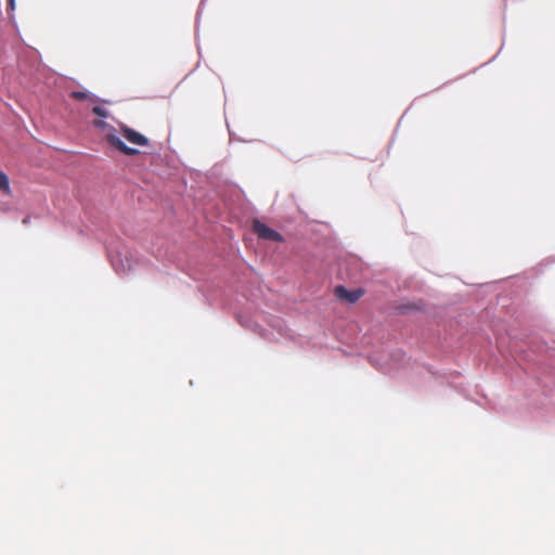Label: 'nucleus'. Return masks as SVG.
<instances>
[{"label": "nucleus", "mask_w": 555, "mask_h": 555, "mask_svg": "<svg viewBox=\"0 0 555 555\" xmlns=\"http://www.w3.org/2000/svg\"><path fill=\"white\" fill-rule=\"evenodd\" d=\"M70 96L77 101H82V100H86L88 98V93L86 92H82V91H73L70 93Z\"/></svg>", "instance_id": "obj_6"}, {"label": "nucleus", "mask_w": 555, "mask_h": 555, "mask_svg": "<svg viewBox=\"0 0 555 555\" xmlns=\"http://www.w3.org/2000/svg\"><path fill=\"white\" fill-rule=\"evenodd\" d=\"M8 7L13 11L15 9V0H8Z\"/></svg>", "instance_id": "obj_8"}, {"label": "nucleus", "mask_w": 555, "mask_h": 555, "mask_svg": "<svg viewBox=\"0 0 555 555\" xmlns=\"http://www.w3.org/2000/svg\"><path fill=\"white\" fill-rule=\"evenodd\" d=\"M106 141L111 146L115 147L125 155L132 156L139 153L138 150L128 146L118 135L114 133L106 134Z\"/></svg>", "instance_id": "obj_4"}, {"label": "nucleus", "mask_w": 555, "mask_h": 555, "mask_svg": "<svg viewBox=\"0 0 555 555\" xmlns=\"http://www.w3.org/2000/svg\"><path fill=\"white\" fill-rule=\"evenodd\" d=\"M253 230L261 240L273 241V242H283V236L276 232L275 230L269 228L264 223L259 220H255L253 222Z\"/></svg>", "instance_id": "obj_1"}, {"label": "nucleus", "mask_w": 555, "mask_h": 555, "mask_svg": "<svg viewBox=\"0 0 555 555\" xmlns=\"http://www.w3.org/2000/svg\"><path fill=\"white\" fill-rule=\"evenodd\" d=\"M0 190L7 195L11 194V188L8 176L0 171Z\"/></svg>", "instance_id": "obj_5"}, {"label": "nucleus", "mask_w": 555, "mask_h": 555, "mask_svg": "<svg viewBox=\"0 0 555 555\" xmlns=\"http://www.w3.org/2000/svg\"><path fill=\"white\" fill-rule=\"evenodd\" d=\"M94 125H95L96 127H101V128H102V127H104V126H105V122H104V121H101V120H96V121H94Z\"/></svg>", "instance_id": "obj_9"}, {"label": "nucleus", "mask_w": 555, "mask_h": 555, "mask_svg": "<svg viewBox=\"0 0 555 555\" xmlns=\"http://www.w3.org/2000/svg\"><path fill=\"white\" fill-rule=\"evenodd\" d=\"M334 293L338 299L347 301L349 304L357 302L364 294L363 289L361 288L349 291L341 285L336 286Z\"/></svg>", "instance_id": "obj_2"}, {"label": "nucleus", "mask_w": 555, "mask_h": 555, "mask_svg": "<svg viewBox=\"0 0 555 555\" xmlns=\"http://www.w3.org/2000/svg\"><path fill=\"white\" fill-rule=\"evenodd\" d=\"M92 112L96 116H100V117H103V118L107 117V115H108L107 111L105 108L101 107V106H94L92 108Z\"/></svg>", "instance_id": "obj_7"}, {"label": "nucleus", "mask_w": 555, "mask_h": 555, "mask_svg": "<svg viewBox=\"0 0 555 555\" xmlns=\"http://www.w3.org/2000/svg\"><path fill=\"white\" fill-rule=\"evenodd\" d=\"M120 132L122 137L130 143L139 146H147L149 145V139L141 134L140 132L122 125L120 127Z\"/></svg>", "instance_id": "obj_3"}]
</instances>
